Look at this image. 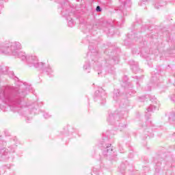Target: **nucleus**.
I'll return each instance as SVG.
<instances>
[{"mask_svg":"<svg viewBox=\"0 0 175 175\" xmlns=\"http://www.w3.org/2000/svg\"><path fill=\"white\" fill-rule=\"evenodd\" d=\"M29 86L25 83H21L18 88L3 87L0 89V99L8 105L14 106L21 103V99L27 96V91Z\"/></svg>","mask_w":175,"mask_h":175,"instance_id":"f257e3e1","label":"nucleus"},{"mask_svg":"<svg viewBox=\"0 0 175 175\" xmlns=\"http://www.w3.org/2000/svg\"><path fill=\"white\" fill-rule=\"evenodd\" d=\"M21 50V44L18 42H7L1 46L0 51L4 55H17Z\"/></svg>","mask_w":175,"mask_h":175,"instance_id":"f03ea898","label":"nucleus"},{"mask_svg":"<svg viewBox=\"0 0 175 175\" xmlns=\"http://www.w3.org/2000/svg\"><path fill=\"white\" fill-rule=\"evenodd\" d=\"M100 147L103 151V154L105 158H107V159H109V161L116 159L117 155L113 150L111 144L109 143V138L103 139L100 143Z\"/></svg>","mask_w":175,"mask_h":175,"instance_id":"7ed1b4c3","label":"nucleus"},{"mask_svg":"<svg viewBox=\"0 0 175 175\" xmlns=\"http://www.w3.org/2000/svg\"><path fill=\"white\" fill-rule=\"evenodd\" d=\"M27 62L29 64V66H34V68H43V66H44V63H40L38 61V57L35 55L27 56Z\"/></svg>","mask_w":175,"mask_h":175,"instance_id":"20e7f679","label":"nucleus"},{"mask_svg":"<svg viewBox=\"0 0 175 175\" xmlns=\"http://www.w3.org/2000/svg\"><path fill=\"white\" fill-rule=\"evenodd\" d=\"M118 62V57H114L112 59H109L106 60L105 62V72L107 73H113L114 71V68H113V65H116Z\"/></svg>","mask_w":175,"mask_h":175,"instance_id":"39448f33","label":"nucleus"},{"mask_svg":"<svg viewBox=\"0 0 175 175\" xmlns=\"http://www.w3.org/2000/svg\"><path fill=\"white\" fill-rule=\"evenodd\" d=\"M106 94H105V92H100V90H96L94 94V99L96 100V98H98V99H100L101 100H103V102H101V105H105V103H106Z\"/></svg>","mask_w":175,"mask_h":175,"instance_id":"423d86ee","label":"nucleus"},{"mask_svg":"<svg viewBox=\"0 0 175 175\" xmlns=\"http://www.w3.org/2000/svg\"><path fill=\"white\" fill-rule=\"evenodd\" d=\"M119 2L121 3L119 10H122L124 8H131L132 5V3L131 2V0H119Z\"/></svg>","mask_w":175,"mask_h":175,"instance_id":"0eeeda50","label":"nucleus"},{"mask_svg":"<svg viewBox=\"0 0 175 175\" xmlns=\"http://www.w3.org/2000/svg\"><path fill=\"white\" fill-rule=\"evenodd\" d=\"M116 121H118V115L111 113H109L107 118V122H109V124H113Z\"/></svg>","mask_w":175,"mask_h":175,"instance_id":"6e6552de","label":"nucleus"},{"mask_svg":"<svg viewBox=\"0 0 175 175\" xmlns=\"http://www.w3.org/2000/svg\"><path fill=\"white\" fill-rule=\"evenodd\" d=\"M11 152H14V149L12 148H8V149H1L0 150V157H6L9 155Z\"/></svg>","mask_w":175,"mask_h":175,"instance_id":"1a4fd4ad","label":"nucleus"},{"mask_svg":"<svg viewBox=\"0 0 175 175\" xmlns=\"http://www.w3.org/2000/svg\"><path fill=\"white\" fill-rule=\"evenodd\" d=\"M8 66L5 65H0V75H8Z\"/></svg>","mask_w":175,"mask_h":175,"instance_id":"9d476101","label":"nucleus"},{"mask_svg":"<svg viewBox=\"0 0 175 175\" xmlns=\"http://www.w3.org/2000/svg\"><path fill=\"white\" fill-rule=\"evenodd\" d=\"M68 16H69V14L66 15V17L67 18V21H68V27H73V25H75V21H73V19H72V18H69L68 17Z\"/></svg>","mask_w":175,"mask_h":175,"instance_id":"9b49d317","label":"nucleus"},{"mask_svg":"<svg viewBox=\"0 0 175 175\" xmlns=\"http://www.w3.org/2000/svg\"><path fill=\"white\" fill-rule=\"evenodd\" d=\"M18 56V58H21V59H22V61H27V58H28V56L25 55V53L20 52H18V55H16Z\"/></svg>","mask_w":175,"mask_h":175,"instance_id":"f8f14e48","label":"nucleus"},{"mask_svg":"<svg viewBox=\"0 0 175 175\" xmlns=\"http://www.w3.org/2000/svg\"><path fill=\"white\" fill-rule=\"evenodd\" d=\"M89 50L90 51H91L93 55H96V54H98V50H96V48L94 49V47L92 45L89 46Z\"/></svg>","mask_w":175,"mask_h":175,"instance_id":"ddd939ff","label":"nucleus"},{"mask_svg":"<svg viewBox=\"0 0 175 175\" xmlns=\"http://www.w3.org/2000/svg\"><path fill=\"white\" fill-rule=\"evenodd\" d=\"M83 69L87 70L88 73H90V70H91V66H90L89 62H85V65L83 66Z\"/></svg>","mask_w":175,"mask_h":175,"instance_id":"4468645a","label":"nucleus"},{"mask_svg":"<svg viewBox=\"0 0 175 175\" xmlns=\"http://www.w3.org/2000/svg\"><path fill=\"white\" fill-rule=\"evenodd\" d=\"M120 96V91L119 90H115L113 92V99L114 100H117V98Z\"/></svg>","mask_w":175,"mask_h":175,"instance_id":"2eb2a0df","label":"nucleus"},{"mask_svg":"<svg viewBox=\"0 0 175 175\" xmlns=\"http://www.w3.org/2000/svg\"><path fill=\"white\" fill-rule=\"evenodd\" d=\"M132 69L135 73H137V72H139V68L137 66H132Z\"/></svg>","mask_w":175,"mask_h":175,"instance_id":"dca6fc26","label":"nucleus"},{"mask_svg":"<svg viewBox=\"0 0 175 175\" xmlns=\"http://www.w3.org/2000/svg\"><path fill=\"white\" fill-rule=\"evenodd\" d=\"M148 111H152L153 110H155V106L150 105V106L147 109Z\"/></svg>","mask_w":175,"mask_h":175,"instance_id":"f3484780","label":"nucleus"},{"mask_svg":"<svg viewBox=\"0 0 175 175\" xmlns=\"http://www.w3.org/2000/svg\"><path fill=\"white\" fill-rule=\"evenodd\" d=\"M120 169V172L123 174L124 171L125 170V164H121Z\"/></svg>","mask_w":175,"mask_h":175,"instance_id":"a211bd4d","label":"nucleus"},{"mask_svg":"<svg viewBox=\"0 0 175 175\" xmlns=\"http://www.w3.org/2000/svg\"><path fill=\"white\" fill-rule=\"evenodd\" d=\"M150 100L153 103H157V98H155V96H152L150 97Z\"/></svg>","mask_w":175,"mask_h":175,"instance_id":"6ab92c4d","label":"nucleus"},{"mask_svg":"<svg viewBox=\"0 0 175 175\" xmlns=\"http://www.w3.org/2000/svg\"><path fill=\"white\" fill-rule=\"evenodd\" d=\"M96 12H102V8H100L99 5H98V6L96 8Z\"/></svg>","mask_w":175,"mask_h":175,"instance_id":"aec40b11","label":"nucleus"},{"mask_svg":"<svg viewBox=\"0 0 175 175\" xmlns=\"http://www.w3.org/2000/svg\"><path fill=\"white\" fill-rule=\"evenodd\" d=\"M43 116L44 117V118L47 119L50 118V117H51V115H49V113H44Z\"/></svg>","mask_w":175,"mask_h":175,"instance_id":"412c9836","label":"nucleus"},{"mask_svg":"<svg viewBox=\"0 0 175 175\" xmlns=\"http://www.w3.org/2000/svg\"><path fill=\"white\" fill-rule=\"evenodd\" d=\"M150 0H141L140 3H139V5L142 6L144 2H148Z\"/></svg>","mask_w":175,"mask_h":175,"instance_id":"4be33fe9","label":"nucleus"},{"mask_svg":"<svg viewBox=\"0 0 175 175\" xmlns=\"http://www.w3.org/2000/svg\"><path fill=\"white\" fill-rule=\"evenodd\" d=\"M46 72L47 73H51V68L50 67H48V68L46 70Z\"/></svg>","mask_w":175,"mask_h":175,"instance_id":"5701e85b","label":"nucleus"},{"mask_svg":"<svg viewBox=\"0 0 175 175\" xmlns=\"http://www.w3.org/2000/svg\"><path fill=\"white\" fill-rule=\"evenodd\" d=\"M159 5V3H157L154 5L155 9H159V7H158Z\"/></svg>","mask_w":175,"mask_h":175,"instance_id":"b1692460","label":"nucleus"},{"mask_svg":"<svg viewBox=\"0 0 175 175\" xmlns=\"http://www.w3.org/2000/svg\"><path fill=\"white\" fill-rule=\"evenodd\" d=\"M9 75H11V76H14V72L13 71H11L9 72Z\"/></svg>","mask_w":175,"mask_h":175,"instance_id":"393cba45","label":"nucleus"},{"mask_svg":"<svg viewBox=\"0 0 175 175\" xmlns=\"http://www.w3.org/2000/svg\"><path fill=\"white\" fill-rule=\"evenodd\" d=\"M124 79H125V84H128V82H126V80H128V77L126 76L124 77Z\"/></svg>","mask_w":175,"mask_h":175,"instance_id":"a878e982","label":"nucleus"},{"mask_svg":"<svg viewBox=\"0 0 175 175\" xmlns=\"http://www.w3.org/2000/svg\"><path fill=\"white\" fill-rule=\"evenodd\" d=\"M129 85H130L129 88H132V85L131 83H129Z\"/></svg>","mask_w":175,"mask_h":175,"instance_id":"bb28decb","label":"nucleus"},{"mask_svg":"<svg viewBox=\"0 0 175 175\" xmlns=\"http://www.w3.org/2000/svg\"><path fill=\"white\" fill-rule=\"evenodd\" d=\"M163 5H165V4H161V5H159V7L161 8V6H163Z\"/></svg>","mask_w":175,"mask_h":175,"instance_id":"cd10ccee","label":"nucleus"},{"mask_svg":"<svg viewBox=\"0 0 175 175\" xmlns=\"http://www.w3.org/2000/svg\"><path fill=\"white\" fill-rule=\"evenodd\" d=\"M148 91H151V88H149Z\"/></svg>","mask_w":175,"mask_h":175,"instance_id":"c85d7f7f","label":"nucleus"},{"mask_svg":"<svg viewBox=\"0 0 175 175\" xmlns=\"http://www.w3.org/2000/svg\"><path fill=\"white\" fill-rule=\"evenodd\" d=\"M100 73H102V72H98V75H100Z\"/></svg>","mask_w":175,"mask_h":175,"instance_id":"c756f323","label":"nucleus"},{"mask_svg":"<svg viewBox=\"0 0 175 175\" xmlns=\"http://www.w3.org/2000/svg\"><path fill=\"white\" fill-rule=\"evenodd\" d=\"M2 144V142L1 141H0V146Z\"/></svg>","mask_w":175,"mask_h":175,"instance_id":"7c9ffc66","label":"nucleus"},{"mask_svg":"<svg viewBox=\"0 0 175 175\" xmlns=\"http://www.w3.org/2000/svg\"><path fill=\"white\" fill-rule=\"evenodd\" d=\"M80 0H77V2H79Z\"/></svg>","mask_w":175,"mask_h":175,"instance_id":"2f4dec72","label":"nucleus"},{"mask_svg":"<svg viewBox=\"0 0 175 175\" xmlns=\"http://www.w3.org/2000/svg\"><path fill=\"white\" fill-rule=\"evenodd\" d=\"M125 88H129L126 87V86H125Z\"/></svg>","mask_w":175,"mask_h":175,"instance_id":"473e14b6","label":"nucleus"},{"mask_svg":"<svg viewBox=\"0 0 175 175\" xmlns=\"http://www.w3.org/2000/svg\"><path fill=\"white\" fill-rule=\"evenodd\" d=\"M6 158H9V157H7Z\"/></svg>","mask_w":175,"mask_h":175,"instance_id":"72a5a7b5","label":"nucleus"},{"mask_svg":"<svg viewBox=\"0 0 175 175\" xmlns=\"http://www.w3.org/2000/svg\"><path fill=\"white\" fill-rule=\"evenodd\" d=\"M96 174H99V173H97Z\"/></svg>","mask_w":175,"mask_h":175,"instance_id":"f704fd0d","label":"nucleus"}]
</instances>
